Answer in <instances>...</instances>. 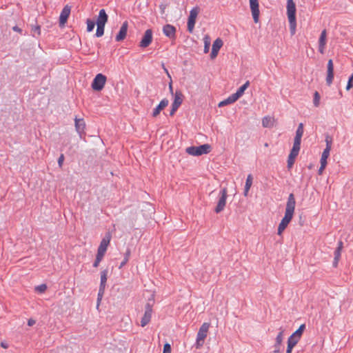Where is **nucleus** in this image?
<instances>
[{"label": "nucleus", "mask_w": 353, "mask_h": 353, "mask_svg": "<svg viewBox=\"0 0 353 353\" xmlns=\"http://www.w3.org/2000/svg\"><path fill=\"white\" fill-rule=\"evenodd\" d=\"M223 46V41L221 39L218 38L216 39L213 44H212V50H213L214 51H216L219 52L220 48L222 47Z\"/></svg>", "instance_id": "obj_25"}, {"label": "nucleus", "mask_w": 353, "mask_h": 353, "mask_svg": "<svg viewBox=\"0 0 353 353\" xmlns=\"http://www.w3.org/2000/svg\"><path fill=\"white\" fill-rule=\"evenodd\" d=\"M253 177L252 174H248L245 181L244 192L243 194L245 196H247L249 192V190L252 185Z\"/></svg>", "instance_id": "obj_22"}, {"label": "nucleus", "mask_w": 353, "mask_h": 353, "mask_svg": "<svg viewBox=\"0 0 353 353\" xmlns=\"http://www.w3.org/2000/svg\"><path fill=\"white\" fill-rule=\"evenodd\" d=\"M286 228V225H283V223H280L278 227V234L281 235Z\"/></svg>", "instance_id": "obj_41"}, {"label": "nucleus", "mask_w": 353, "mask_h": 353, "mask_svg": "<svg viewBox=\"0 0 353 353\" xmlns=\"http://www.w3.org/2000/svg\"><path fill=\"white\" fill-rule=\"evenodd\" d=\"M287 15L290 23V30L292 34L296 30V6L293 0L287 1Z\"/></svg>", "instance_id": "obj_2"}, {"label": "nucleus", "mask_w": 353, "mask_h": 353, "mask_svg": "<svg viewBox=\"0 0 353 353\" xmlns=\"http://www.w3.org/2000/svg\"><path fill=\"white\" fill-rule=\"evenodd\" d=\"M326 167V164H324V165L323 166L322 164H321V167L319 168V174H322L323 170Z\"/></svg>", "instance_id": "obj_52"}, {"label": "nucleus", "mask_w": 353, "mask_h": 353, "mask_svg": "<svg viewBox=\"0 0 353 353\" xmlns=\"http://www.w3.org/2000/svg\"><path fill=\"white\" fill-rule=\"evenodd\" d=\"M336 249L339 250H342V249H343V242L342 241L339 242L338 247Z\"/></svg>", "instance_id": "obj_56"}, {"label": "nucleus", "mask_w": 353, "mask_h": 353, "mask_svg": "<svg viewBox=\"0 0 353 353\" xmlns=\"http://www.w3.org/2000/svg\"><path fill=\"white\" fill-rule=\"evenodd\" d=\"M210 151V145L208 144H203L199 146H191L185 149V152L188 154L195 157L208 154Z\"/></svg>", "instance_id": "obj_4"}, {"label": "nucleus", "mask_w": 353, "mask_h": 353, "mask_svg": "<svg viewBox=\"0 0 353 353\" xmlns=\"http://www.w3.org/2000/svg\"><path fill=\"white\" fill-rule=\"evenodd\" d=\"M164 72H165L168 74V77H170V76L169 74V72H168V70L165 68H164Z\"/></svg>", "instance_id": "obj_62"}, {"label": "nucleus", "mask_w": 353, "mask_h": 353, "mask_svg": "<svg viewBox=\"0 0 353 353\" xmlns=\"http://www.w3.org/2000/svg\"><path fill=\"white\" fill-rule=\"evenodd\" d=\"M283 330H281L279 334L278 335L276 336V343L277 345H280L283 341Z\"/></svg>", "instance_id": "obj_36"}, {"label": "nucleus", "mask_w": 353, "mask_h": 353, "mask_svg": "<svg viewBox=\"0 0 353 353\" xmlns=\"http://www.w3.org/2000/svg\"><path fill=\"white\" fill-rule=\"evenodd\" d=\"M227 105H228V103L225 101V100H223V101L219 102V107H223V106H225Z\"/></svg>", "instance_id": "obj_54"}, {"label": "nucleus", "mask_w": 353, "mask_h": 353, "mask_svg": "<svg viewBox=\"0 0 353 353\" xmlns=\"http://www.w3.org/2000/svg\"><path fill=\"white\" fill-rule=\"evenodd\" d=\"M198 14L199 10L196 8L192 9L190 12L188 20V30L190 32H192L193 31Z\"/></svg>", "instance_id": "obj_9"}, {"label": "nucleus", "mask_w": 353, "mask_h": 353, "mask_svg": "<svg viewBox=\"0 0 353 353\" xmlns=\"http://www.w3.org/2000/svg\"><path fill=\"white\" fill-rule=\"evenodd\" d=\"M204 52L208 53L209 52L210 45L209 37L208 36L205 37L204 38Z\"/></svg>", "instance_id": "obj_34"}, {"label": "nucleus", "mask_w": 353, "mask_h": 353, "mask_svg": "<svg viewBox=\"0 0 353 353\" xmlns=\"http://www.w3.org/2000/svg\"><path fill=\"white\" fill-rule=\"evenodd\" d=\"M250 9L252 12V14L253 17V19L255 23L259 21V2L258 0H249Z\"/></svg>", "instance_id": "obj_11"}, {"label": "nucleus", "mask_w": 353, "mask_h": 353, "mask_svg": "<svg viewBox=\"0 0 353 353\" xmlns=\"http://www.w3.org/2000/svg\"><path fill=\"white\" fill-rule=\"evenodd\" d=\"M341 254V250L336 249L334 252V262H333L334 266L336 267L337 265V264L340 260Z\"/></svg>", "instance_id": "obj_29"}, {"label": "nucleus", "mask_w": 353, "mask_h": 353, "mask_svg": "<svg viewBox=\"0 0 353 353\" xmlns=\"http://www.w3.org/2000/svg\"><path fill=\"white\" fill-rule=\"evenodd\" d=\"M301 144L293 143L292 150L299 152Z\"/></svg>", "instance_id": "obj_47"}, {"label": "nucleus", "mask_w": 353, "mask_h": 353, "mask_svg": "<svg viewBox=\"0 0 353 353\" xmlns=\"http://www.w3.org/2000/svg\"><path fill=\"white\" fill-rule=\"evenodd\" d=\"M227 193H228V192H227V189L225 188H223L220 191L218 203L214 210L216 213H220L221 212H222L224 210V208L225 207V204H226Z\"/></svg>", "instance_id": "obj_6"}, {"label": "nucleus", "mask_w": 353, "mask_h": 353, "mask_svg": "<svg viewBox=\"0 0 353 353\" xmlns=\"http://www.w3.org/2000/svg\"><path fill=\"white\" fill-rule=\"evenodd\" d=\"M1 346H3V347H6V344L2 343Z\"/></svg>", "instance_id": "obj_63"}, {"label": "nucleus", "mask_w": 353, "mask_h": 353, "mask_svg": "<svg viewBox=\"0 0 353 353\" xmlns=\"http://www.w3.org/2000/svg\"><path fill=\"white\" fill-rule=\"evenodd\" d=\"M295 205L296 201L294 196L292 193H291L290 194L288 198L285 215L281 221V223H283V225H286V226H288L291 220L292 219L295 210Z\"/></svg>", "instance_id": "obj_1"}, {"label": "nucleus", "mask_w": 353, "mask_h": 353, "mask_svg": "<svg viewBox=\"0 0 353 353\" xmlns=\"http://www.w3.org/2000/svg\"><path fill=\"white\" fill-rule=\"evenodd\" d=\"M169 103V101L166 99H163L161 101L159 104L153 110L152 116L154 117H157L161 111L163 110Z\"/></svg>", "instance_id": "obj_17"}, {"label": "nucleus", "mask_w": 353, "mask_h": 353, "mask_svg": "<svg viewBox=\"0 0 353 353\" xmlns=\"http://www.w3.org/2000/svg\"><path fill=\"white\" fill-rule=\"evenodd\" d=\"M293 347H294L293 346L288 344V347H287L286 353H291Z\"/></svg>", "instance_id": "obj_53"}, {"label": "nucleus", "mask_w": 353, "mask_h": 353, "mask_svg": "<svg viewBox=\"0 0 353 353\" xmlns=\"http://www.w3.org/2000/svg\"><path fill=\"white\" fill-rule=\"evenodd\" d=\"M274 118L270 116H266L262 119V125L264 128H272L274 124Z\"/></svg>", "instance_id": "obj_20"}, {"label": "nucleus", "mask_w": 353, "mask_h": 353, "mask_svg": "<svg viewBox=\"0 0 353 353\" xmlns=\"http://www.w3.org/2000/svg\"><path fill=\"white\" fill-rule=\"evenodd\" d=\"M298 154L299 152L291 150L289 157H290L292 159H296Z\"/></svg>", "instance_id": "obj_45"}, {"label": "nucleus", "mask_w": 353, "mask_h": 353, "mask_svg": "<svg viewBox=\"0 0 353 353\" xmlns=\"http://www.w3.org/2000/svg\"><path fill=\"white\" fill-rule=\"evenodd\" d=\"M305 328V325L304 324H302L300 325L298 330H296L292 334L301 339Z\"/></svg>", "instance_id": "obj_30"}, {"label": "nucleus", "mask_w": 353, "mask_h": 353, "mask_svg": "<svg viewBox=\"0 0 353 353\" xmlns=\"http://www.w3.org/2000/svg\"><path fill=\"white\" fill-rule=\"evenodd\" d=\"M163 32L166 37L173 38L175 36L176 28L172 25L167 24L163 26Z\"/></svg>", "instance_id": "obj_19"}, {"label": "nucleus", "mask_w": 353, "mask_h": 353, "mask_svg": "<svg viewBox=\"0 0 353 353\" xmlns=\"http://www.w3.org/2000/svg\"><path fill=\"white\" fill-rule=\"evenodd\" d=\"M320 99H321V97H320V94H319V92H315L314 94V100H313L314 105L315 107H318L319 105Z\"/></svg>", "instance_id": "obj_32"}, {"label": "nucleus", "mask_w": 353, "mask_h": 353, "mask_svg": "<svg viewBox=\"0 0 353 353\" xmlns=\"http://www.w3.org/2000/svg\"><path fill=\"white\" fill-rule=\"evenodd\" d=\"M1 346H3V347H6V344L2 343Z\"/></svg>", "instance_id": "obj_64"}, {"label": "nucleus", "mask_w": 353, "mask_h": 353, "mask_svg": "<svg viewBox=\"0 0 353 353\" xmlns=\"http://www.w3.org/2000/svg\"><path fill=\"white\" fill-rule=\"evenodd\" d=\"M301 138H302L301 137H299V136H296L295 135L294 140V143L301 144Z\"/></svg>", "instance_id": "obj_48"}, {"label": "nucleus", "mask_w": 353, "mask_h": 353, "mask_svg": "<svg viewBox=\"0 0 353 353\" xmlns=\"http://www.w3.org/2000/svg\"><path fill=\"white\" fill-rule=\"evenodd\" d=\"M169 89H170V92L172 94L173 90H172V85L171 83L169 84Z\"/></svg>", "instance_id": "obj_59"}, {"label": "nucleus", "mask_w": 353, "mask_h": 353, "mask_svg": "<svg viewBox=\"0 0 353 353\" xmlns=\"http://www.w3.org/2000/svg\"><path fill=\"white\" fill-rule=\"evenodd\" d=\"M352 87H353V73L351 74V76L350 77V78L348 79L347 84L346 86V90H349Z\"/></svg>", "instance_id": "obj_39"}, {"label": "nucleus", "mask_w": 353, "mask_h": 353, "mask_svg": "<svg viewBox=\"0 0 353 353\" xmlns=\"http://www.w3.org/2000/svg\"><path fill=\"white\" fill-rule=\"evenodd\" d=\"M299 340H300V338L292 334L288 340V344L294 347L297 344V343L299 341Z\"/></svg>", "instance_id": "obj_27"}, {"label": "nucleus", "mask_w": 353, "mask_h": 353, "mask_svg": "<svg viewBox=\"0 0 353 353\" xmlns=\"http://www.w3.org/2000/svg\"><path fill=\"white\" fill-rule=\"evenodd\" d=\"M74 124L77 132L79 133L80 136L84 132V130L85 128V123L83 119H74Z\"/></svg>", "instance_id": "obj_18"}, {"label": "nucleus", "mask_w": 353, "mask_h": 353, "mask_svg": "<svg viewBox=\"0 0 353 353\" xmlns=\"http://www.w3.org/2000/svg\"><path fill=\"white\" fill-rule=\"evenodd\" d=\"M104 293V291H101V288H99V293H98V298H97V302L98 305L99 304V302L101 301L103 294Z\"/></svg>", "instance_id": "obj_46"}, {"label": "nucleus", "mask_w": 353, "mask_h": 353, "mask_svg": "<svg viewBox=\"0 0 353 353\" xmlns=\"http://www.w3.org/2000/svg\"><path fill=\"white\" fill-rule=\"evenodd\" d=\"M97 31H96V37H102L104 34V28H105V26H97Z\"/></svg>", "instance_id": "obj_31"}, {"label": "nucleus", "mask_w": 353, "mask_h": 353, "mask_svg": "<svg viewBox=\"0 0 353 353\" xmlns=\"http://www.w3.org/2000/svg\"><path fill=\"white\" fill-rule=\"evenodd\" d=\"M228 104H232L238 100L237 97L234 94H231L226 99H225Z\"/></svg>", "instance_id": "obj_35"}, {"label": "nucleus", "mask_w": 353, "mask_h": 353, "mask_svg": "<svg viewBox=\"0 0 353 353\" xmlns=\"http://www.w3.org/2000/svg\"><path fill=\"white\" fill-rule=\"evenodd\" d=\"M183 102V94L181 92L176 91L174 95V101L172 103V106H178L179 107Z\"/></svg>", "instance_id": "obj_21"}, {"label": "nucleus", "mask_w": 353, "mask_h": 353, "mask_svg": "<svg viewBox=\"0 0 353 353\" xmlns=\"http://www.w3.org/2000/svg\"><path fill=\"white\" fill-rule=\"evenodd\" d=\"M303 134V123H299L298 128L296 131V136L301 137Z\"/></svg>", "instance_id": "obj_37"}, {"label": "nucleus", "mask_w": 353, "mask_h": 353, "mask_svg": "<svg viewBox=\"0 0 353 353\" xmlns=\"http://www.w3.org/2000/svg\"><path fill=\"white\" fill-rule=\"evenodd\" d=\"M87 30L88 32H92L95 26V23L91 19H87Z\"/></svg>", "instance_id": "obj_33"}, {"label": "nucleus", "mask_w": 353, "mask_h": 353, "mask_svg": "<svg viewBox=\"0 0 353 353\" xmlns=\"http://www.w3.org/2000/svg\"><path fill=\"white\" fill-rule=\"evenodd\" d=\"M278 346L276 344V349L274 351L275 353H279V349L278 348Z\"/></svg>", "instance_id": "obj_60"}, {"label": "nucleus", "mask_w": 353, "mask_h": 353, "mask_svg": "<svg viewBox=\"0 0 353 353\" xmlns=\"http://www.w3.org/2000/svg\"><path fill=\"white\" fill-rule=\"evenodd\" d=\"M250 82L248 81L243 85H241L235 93H234L238 99L243 94L245 90L248 88Z\"/></svg>", "instance_id": "obj_24"}, {"label": "nucleus", "mask_w": 353, "mask_h": 353, "mask_svg": "<svg viewBox=\"0 0 353 353\" xmlns=\"http://www.w3.org/2000/svg\"><path fill=\"white\" fill-rule=\"evenodd\" d=\"M179 108V107H178V106H172V109L170 110V115H173Z\"/></svg>", "instance_id": "obj_50"}, {"label": "nucleus", "mask_w": 353, "mask_h": 353, "mask_svg": "<svg viewBox=\"0 0 353 353\" xmlns=\"http://www.w3.org/2000/svg\"><path fill=\"white\" fill-rule=\"evenodd\" d=\"M108 17L105 11V10L104 9L100 10L97 19V22H96L97 26L100 25V26H105V23L108 21Z\"/></svg>", "instance_id": "obj_16"}, {"label": "nucleus", "mask_w": 353, "mask_h": 353, "mask_svg": "<svg viewBox=\"0 0 353 353\" xmlns=\"http://www.w3.org/2000/svg\"><path fill=\"white\" fill-rule=\"evenodd\" d=\"M34 32H37L38 34H40V28L39 26H36L33 28Z\"/></svg>", "instance_id": "obj_57"}, {"label": "nucleus", "mask_w": 353, "mask_h": 353, "mask_svg": "<svg viewBox=\"0 0 353 353\" xmlns=\"http://www.w3.org/2000/svg\"><path fill=\"white\" fill-rule=\"evenodd\" d=\"M218 54V52L216 51H214L213 50H212V52H211V58L212 59H214Z\"/></svg>", "instance_id": "obj_51"}, {"label": "nucleus", "mask_w": 353, "mask_h": 353, "mask_svg": "<svg viewBox=\"0 0 353 353\" xmlns=\"http://www.w3.org/2000/svg\"><path fill=\"white\" fill-rule=\"evenodd\" d=\"M148 303H150V304H152H152H153V303H154V298L152 297L151 300H149V302H148Z\"/></svg>", "instance_id": "obj_61"}, {"label": "nucleus", "mask_w": 353, "mask_h": 353, "mask_svg": "<svg viewBox=\"0 0 353 353\" xmlns=\"http://www.w3.org/2000/svg\"><path fill=\"white\" fill-rule=\"evenodd\" d=\"M325 142H326V148L324 150L328 149V151H330L331 148H332V141L328 137H327L325 139Z\"/></svg>", "instance_id": "obj_42"}, {"label": "nucleus", "mask_w": 353, "mask_h": 353, "mask_svg": "<svg viewBox=\"0 0 353 353\" xmlns=\"http://www.w3.org/2000/svg\"><path fill=\"white\" fill-rule=\"evenodd\" d=\"M152 41V31L150 29H148L144 32L143 38L141 39L139 46L142 48H147Z\"/></svg>", "instance_id": "obj_10"}, {"label": "nucleus", "mask_w": 353, "mask_h": 353, "mask_svg": "<svg viewBox=\"0 0 353 353\" xmlns=\"http://www.w3.org/2000/svg\"><path fill=\"white\" fill-rule=\"evenodd\" d=\"M152 305L150 304V303H148L145 305V312H144V314H143V317L141 318V325L142 327L145 326L146 325H148L150 323L151 318H152Z\"/></svg>", "instance_id": "obj_8"}, {"label": "nucleus", "mask_w": 353, "mask_h": 353, "mask_svg": "<svg viewBox=\"0 0 353 353\" xmlns=\"http://www.w3.org/2000/svg\"><path fill=\"white\" fill-rule=\"evenodd\" d=\"M128 27V22L127 21L123 22L120 28L119 33L116 36L115 39L117 41H121L125 38L126 34H127Z\"/></svg>", "instance_id": "obj_14"}, {"label": "nucleus", "mask_w": 353, "mask_h": 353, "mask_svg": "<svg viewBox=\"0 0 353 353\" xmlns=\"http://www.w3.org/2000/svg\"><path fill=\"white\" fill-rule=\"evenodd\" d=\"M294 161H295V159H292L290 157L288 156V168H292V166L293 165V164L294 163Z\"/></svg>", "instance_id": "obj_44"}, {"label": "nucleus", "mask_w": 353, "mask_h": 353, "mask_svg": "<svg viewBox=\"0 0 353 353\" xmlns=\"http://www.w3.org/2000/svg\"><path fill=\"white\" fill-rule=\"evenodd\" d=\"M34 323H35V321H34V320H33V319H29V320H28V325L29 326H32V325H33Z\"/></svg>", "instance_id": "obj_55"}, {"label": "nucleus", "mask_w": 353, "mask_h": 353, "mask_svg": "<svg viewBox=\"0 0 353 353\" xmlns=\"http://www.w3.org/2000/svg\"><path fill=\"white\" fill-rule=\"evenodd\" d=\"M210 324L208 323H203L200 327L194 344V346L196 349H200L203 345Z\"/></svg>", "instance_id": "obj_3"}, {"label": "nucleus", "mask_w": 353, "mask_h": 353, "mask_svg": "<svg viewBox=\"0 0 353 353\" xmlns=\"http://www.w3.org/2000/svg\"><path fill=\"white\" fill-rule=\"evenodd\" d=\"M330 151H328V149L323 150L320 160L321 164H322L323 166L324 164L327 165V159L330 156Z\"/></svg>", "instance_id": "obj_26"}, {"label": "nucleus", "mask_w": 353, "mask_h": 353, "mask_svg": "<svg viewBox=\"0 0 353 353\" xmlns=\"http://www.w3.org/2000/svg\"><path fill=\"white\" fill-rule=\"evenodd\" d=\"M327 68L326 82L330 85L332 84L334 78V65L332 59L328 61Z\"/></svg>", "instance_id": "obj_13"}, {"label": "nucleus", "mask_w": 353, "mask_h": 353, "mask_svg": "<svg viewBox=\"0 0 353 353\" xmlns=\"http://www.w3.org/2000/svg\"><path fill=\"white\" fill-rule=\"evenodd\" d=\"M103 256L97 254L96 259H95V261L94 262L93 266L94 268H97L99 266L100 262L103 259Z\"/></svg>", "instance_id": "obj_40"}, {"label": "nucleus", "mask_w": 353, "mask_h": 353, "mask_svg": "<svg viewBox=\"0 0 353 353\" xmlns=\"http://www.w3.org/2000/svg\"><path fill=\"white\" fill-rule=\"evenodd\" d=\"M107 78L103 74H97L92 83V88L95 91L101 90L105 84Z\"/></svg>", "instance_id": "obj_5"}, {"label": "nucleus", "mask_w": 353, "mask_h": 353, "mask_svg": "<svg viewBox=\"0 0 353 353\" xmlns=\"http://www.w3.org/2000/svg\"><path fill=\"white\" fill-rule=\"evenodd\" d=\"M107 275H108V270H104L101 272V283H100V287L101 291H104L105 288V283L107 281Z\"/></svg>", "instance_id": "obj_23"}, {"label": "nucleus", "mask_w": 353, "mask_h": 353, "mask_svg": "<svg viewBox=\"0 0 353 353\" xmlns=\"http://www.w3.org/2000/svg\"><path fill=\"white\" fill-rule=\"evenodd\" d=\"M70 7L68 5L63 8L59 17L60 26L63 27L65 26L68 20V18L69 17V15L70 14Z\"/></svg>", "instance_id": "obj_12"}, {"label": "nucleus", "mask_w": 353, "mask_h": 353, "mask_svg": "<svg viewBox=\"0 0 353 353\" xmlns=\"http://www.w3.org/2000/svg\"><path fill=\"white\" fill-rule=\"evenodd\" d=\"M47 289V286L46 284H41L40 285H38L36 287L35 290L40 292V293H43Z\"/></svg>", "instance_id": "obj_38"}, {"label": "nucleus", "mask_w": 353, "mask_h": 353, "mask_svg": "<svg viewBox=\"0 0 353 353\" xmlns=\"http://www.w3.org/2000/svg\"><path fill=\"white\" fill-rule=\"evenodd\" d=\"M170 352H171L170 345L168 343L165 344L164 347H163V353H170Z\"/></svg>", "instance_id": "obj_43"}, {"label": "nucleus", "mask_w": 353, "mask_h": 353, "mask_svg": "<svg viewBox=\"0 0 353 353\" xmlns=\"http://www.w3.org/2000/svg\"><path fill=\"white\" fill-rule=\"evenodd\" d=\"M326 30H323L320 35L319 39V51L323 54L325 51V47L326 45Z\"/></svg>", "instance_id": "obj_15"}, {"label": "nucleus", "mask_w": 353, "mask_h": 353, "mask_svg": "<svg viewBox=\"0 0 353 353\" xmlns=\"http://www.w3.org/2000/svg\"><path fill=\"white\" fill-rule=\"evenodd\" d=\"M63 161H64V157H63V154H61V155L59 157V159H58V163H59V165L60 167H61V165H62V164H63Z\"/></svg>", "instance_id": "obj_49"}, {"label": "nucleus", "mask_w": 353, "mask_h": 353, "mask_svg": "<svg viewBox=\"0 0 353 353\" xmlns=\"http://www.w3.org/2000/svg\"><path fill=\"white\" fill-rule=\"evenodd\" d=\"M110 240L111 235L110 233H107L100 243V245L97 250V255L101 256L103 257L104 256L108 249V247L110 244Z\"/></svg>", "instance_id": "obj_7"}, {"label": "nucleus", "mask_w": 353, "mask_h": 353, "mask_svg": "<svg viewBox=\"0 0 353 353\" xmlns=\"http://www.w3.org/2000/svg\"><path fill=\"white\" fill-rule=\"evenodd\" d=\"M130 255V250L128 249L126 251V252L125 253L124 259H123V261L121 263V264L119 266V269H121L128 262Z\"/></svg>", "instance_id": "obj_28"}, {"label": "nucleus", "mask_w": 353, "mask_h": 353, "mask_svg": "<svg viewBox=\"0 0 353 353\" xmlns=\"http://www.w3.org/2000/svg\"><path fill=\"white\" fill-rule=\"evenodd\" d=\"M13 30L16 32H20V29L17 26L13 27Z\"/></svg>", "instance_id": "obj_58"}]
</instances>
